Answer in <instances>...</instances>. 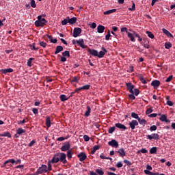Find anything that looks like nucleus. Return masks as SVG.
<instances>
[{"label":"nucleus","mask_w":175,"mask_h":175,"mask_svg":"<svg viewBox=\"0 0 175 175\" xmlns=\"http://www.w3.org/2000/svg\"><path fill=\"white\" fill-rule=\"evenodd\" d=\"M78 44V46L79 47H81V49H88V46L85 45L84 44V39L80 38L79 40H72V44Z\"/></svg>","instance_id":"1"},{"label":"nucleus","mask_w":175,"mask_h":175,"mask_svg":"<svg viewBox=\"0 0 175 175\" xmlns=\"http://www.w3.org/2000/svg\"><path fill=\"white\" fill-rule=\"evenodd\" d=\"M43 173H47V165H42L36 172V175L42 174Z\"/></svg>","instance_id":"2"},{"label":"nucleus","mask_w":175,"mask_h":175,"mask_svg":"<svg viewBox=\"0 0 175 175\" xmlns=\"http://www.w3.org/2000/svg\"><path fill=\"white\" fill-rule=\"evenodd\" d=\"M59 162H62L64 165H66V163H68V161L66 160V154L64 152L59 153Z\"/></svg>","instance_id":"3"},{"label":"nucleus","mask_w":175,"mask_h":175,"mask_svg":"<svg viewBox=\"0 0 175 175\" xmlns=\"http://www.w3.org/2000/svg\"><path fill=\"white\" fill-rule=\"evenodd\" d=\"M34 24L36 27H44L47 24V20L42 18L41 21H36Z\"/></svg>","instance_id":"4"},{"label":"nucleus","mask_w":175,"mask_h":175,"mask_svg":"<svg viewBox=\"0 0 175 175\" xmlns=\"http://www.w3.org/2000/svg\"><path fill=\"white\" fill-rule=\"evenodd\" d=\"M81 32H83V30L81 29V28L75 27L74 28V30H73L72 36L74 38H77V36H80V33H81Z\"/></svg>","instance_id":"5"},{"label":"nucleus","mask_w":175,"mask_h":175,"mask_svg":"<svg viewBox=\"0 0 175 175\" xmlns=\"http://www.w3.org/2000/svg\"><path fill=\"white\" fill-rule=\"evenodd\" d=\"M147 139L149 140H159V135L158 133H152L151 135H146Z\"/></svg>","instance_id":"6"},{"label":"nucleus","mask_w":175,"mask_h":175,"mask_svg":"<svg viewBox=\"0 0 175 175\" xmlns=\"http://www.w3.org/2000/svg\"><path fill=\"white\" fill-rule=\"evenodd\" d=\"M70 149V143L69 142H65L64 145L60 148L61 151H69Z\"/></svg>","instance_id":"7"},{"label":"nucleus","mask_w":175,"mask_h":175,"mask_svg":"<svg viewBox=\"0 0 175 175\" xmlns=\"http://www.w3.org/2000/svg\"><path fill=\"white\" fill-rule=\"evenodd\" d=\"M130 128L133 130L139 125V122L136 120H133L131 122L129 123Z\"/></svg>","instance_id":"8"},{"label":"nucleus","mask_w":175,"mask_h":175,"mask_svg":"<svg viewBox=\"0 0 175 175\" xmlns=\"http://www.w3.org/2000/svg\"><path fill=\"white\" fill-rule=\"evenodd\" d=\"M108 144L111 147H113L114 148H118V142H117L116 139H112L111 141H109L108 142Z\"/></svg>","instance_id":"9"},{"label":"nucleus","mask_w":175,"mask_h":175,"mask_svg":"<svg viewBox=\"0 0 175 175\" xmlns=\"http://www.w3.org/2000/svg\"><path fill=\"white\" fill-rule=\"evenodd\" d=\"M78 158L79 159L80 162H83L87 159V154L85 152H80L77 154Z\"/></svg>","instance_id":"10"},{"label":"nucleus","mask_w":175,"mask_h":175,"mask_svg":"<svg viewBox=\"0 0 175 175\" xmlns=\"http://www.w3.org/2000/svg\"><path fill=\"white\" fill-rule=\"evenodd\" d=\"M58 162H59V153L55 154L51 160V163H58Z\"/></svg>","instance_id":"11"},{"label":"nucleus","mask_w":175,"mask_h":175,"mask_svg":"<svg viewBox=\"0 0 175 175\" xmlns=\"http://www.w3.org/2000/svg\"><path fill=\"white\" fill-rule=\"evenodd\" d=\"M126 86L130 94H133V89L135 88V85H133L132 83H126Z\"/></svg>","instance_id":"12"},{"label":"nucleus","mask_w":175,"mask_h":175,"mask_svg":"<svg viewBox=\"0 0 175 175\" xmlns=\"http://www.w3.org/2000/svg\"><path fill=\"white\" fill-rule=\"evenodd\" d=\"M117 154H119V155L122 157L124 158L125 155H126V153H125V150L124 148H120L118 150V151L115 152Z\"/></svg>","instance_id":"13"},{"label":"nucleus","mask_w":175,"mask_h":175,"mask_svg":"<svg viewBox=\"0 0 175 175\" xmlns=\"http://www.w3.org/2000/svg\"><path fill=\"white\" fill-rule=\"evenodd\" d=\"M138 78L139 79L141 83H142V84H147V83H148V81H150L148 79H146L144 78V77H143V75H142V74H139L138 75Z\"/></svg>","instance_id":"14"},{"label":"nucleus","mask_w":175,"mask_h":175,"mask_svg":"<svg viewBox=\"0 0 175 175\" xmlns=\"http://www.w3.org/2000/svg\"><path fill=\"white\" fill-rule=\"evenodd\" d=\"M88 53H90L93 57H98V51L95 49H91L88 48Z\"/></svg>","instance_id":"15"},{"label":"nucleus","mask_w":175,"mask_h":175,"mask_svg":"<svg viewBox=\"0 0 175 175\" xmlns=\"http://www.w3.org/2000/svg\"><path fill=\"white\" fill-rule=\"evenodd\" d=\"M115 126L116 128H118L119 129H122V131H126V129H127L126 126L121 123H116Z\"/></svg>","instance_id":"16"},{"label":"nucleus","mask_w":175,"mask_h":175,"mask_svg":"<svg viewBox=\"0 0 175 175\" xmlns=\"http://www.w3.org/2000/svg\"><path fill=\"white\" fill-rule=\"evenodd\" d=\"M152 87H154V88H157V87H159L161 85V81L158 80H154L151 82Z\"/></svg>","instance_id":"17"},{"label":"nucleus","mask_w":175,"mask_h":175,"mask_svg":"<svg viewBox=\"0 0 175 175\" xmlns=\"http://www.w3.org/2000/svg\"><path fill=\"white\" fill-rule=\"evenodd\" d=\"M127 36L129 38L131 42H136V39H135V35L133 34V31L132 33L127 32Z\"/></svg>","instance_id":"18"},{"label":"nucleus","mask_w":175,"mask_h":175,"mask_svg":"<svg viewBox=\"0 0 175 175\" xmlns=\"http://www.w3.org/2000/svg\"><path fill=\"white\" fill-rule=\"evenodd\" d=\"M77 22V18L72 17V18H70L68 16V24H70V25H72L73 24H76Z\"/></svg>","instance_id":"19"},{"label":"nucleus","mask_w":175,"mask_h":175,"mask_svg":"<svg viewBox=\"0 0 175 175\" xmlns=\"http://www.w3.org/2000/svg\"><path fill=\"white\" fill-rule=\"evenodd\" d=\"M162 32H163L165 33V35H166V36H167V38H173V34H171L170 33V31L168 30H167L166 29L163 28Z\"/></svg>","instance_id":"20"},{"label":"nucleus","mask_w":175,"mask_h":175,"mask_svg":"<svg viewBox=\"0 0 175 175\" xmlns=\"http://www.w3.org/2000/svg\"><path fill=\"white\" fill-rule=\"evenodd\" d=\"M3 75H6L7 73H12L13 72L12 68H6V69H1L0 70Z\"/></svg>","instance_id":"21"},{"label":"nucleus","mask_w":175,"mask_h":175,"mask_svg":"<svg viewBox=\"0 0 175 175\" xmlns=\"http://www.w3.org/2000/svg\"><path fill=\"white\" fill-rule=\"evenodd\" d=\"M97 32H98V33H103V32H105V26L99 25L97 27Z\"/></svg>","instance_id":"22"},{"label":"nucleus","mask_w":175,"mask_h":175,"mask_svg":"<svg viewBox=\"0 0 175 175\" xmlns=\"http://www.w3.org/2000/svg\"><path fill=\"white\" fill-rule=\"evenodd\" d=\"M61 51H64V47H62V46H56V50L55 51V54H59V53H61Z\"/></svg>","instance_id":"23"},{"label":"nucleus","mask_w":175,"mask_h":175,"mask_svg":"<svg viewBox=\"0 0 175 175\" xmlns=\"http://www.w3.org/2000/svg\"><path fill=\"white\" fill-rule=\"evenodd\" d=\"M0 137H9L10 139V137H12V134H10L9 131H7V132L1 133Z\"/></svg>","instance_id":"24"},{"label":"nucleus","mask_w":175,"mask_h":175,"mask_svg":"<svg viewBox=\"0 0 175 175\" xmlns=\"http://www.w3.org/2000/svg\"><path fill=\"white\" fill-rule=\"evenodd\" d=\"M99 148H100V146L99 145H95L93 147V149L91 151V154L92 155H94V154H95V152H96L97 150H99Z\"/></svg>","instance_id":"25"},{"label":"nucleus","mask_w":175,"mask_h":175,"mask_svg":"<svg viewBox=\"0 0 175 175\" xmlns=\"http://www.w3.org/2000/svg\"><path fill=\"white\" fill-rule=\"evenodd\" d=\"M16 132L17 135H23V133H25L27 131L24 130L23 128H18V129L16 130Z\"/></svg>","instance_id":"26"},{"label":"nucleus","mask_w":175,"mask_h":175,"mask_svg":"<svg viewBox=\"0 0 175 175\" xmlns=\"http://www.w3.org/2000/svg\"><path fill=\"white\" fill-rule=\"evenodd\" d=\"M46 126H47V128H50V126H51V120L50 119V116H46Z\"/></svg>","instance_id":"27"},{"label":"nucleus","mask_w":175,"mask_h":175,"mask_svg":"<svg viewBox=\"0 0 175 175\" xmlns=\"http://www.w3.org/2000/svg\"><path fill=\"white\" fill-rule=\"evenodd\" d=\"M59 99L61 102H65L66 100H68L69 99V97H67L65 94H62L59 96Z\"/></svg>","instance_id":"28"},{"label":"nucleus","mask_w":175,"mask_h":175,"mask_svg":"<svg viewBox=\"0 0 175 175\" xmlns=\"http://www.w3.org/2000/svg\"><path fill=\"white\" fill-rule=\"evenodd\" d=\"M90 114H91V107H90V105H88L87 107V111H85L84 116H85V117H90Z\"/></svg>","instance_id":"29"},{"label":"nucleus","mask_w":175,"mask_h":175,"mask_svg":"<svg viewBox=\"0 0 175 175\" xmlns=\"http://www.w3.org/2000/svg\"><path fill=\"white\" fill-rule=\"evenodd\" d=\"M14 162H16V160H14V159H8L4 162L3 166H6L8 163H14Z\"/></svg>","instance_id":"30"},{"label":"nucleus","mask_w":175,"mask_h":175,"mask_svg":"<svg viewBox=\"0 0 175 175\" xmlns=\"http://www.w3.org/2000/svg\"><path fill=\"white\" fill-rule=\"evenodd\" d=\"M115 12H117V9H112L108 11H105L104 12V14L109 15V14H111V13H115Z\"/></svg>","instance_id":"31"},{"label":"nucleus","mask_w":175,"mask_h":175,"mask_svg":"<svg viewBox=\"0 0 175 175\" xmlns=\"http://www.w3.org/2000/svg\"><path fill=\"white\" fill-rule=\"evenodd\" d=\"M29 47H30L31 50H32L33 51H36L39 50V48L36 46L35 43L29 44Z\"/></svg>","instance_id":"32"},{"label":"nucleus","mask_w":175,"mask_h":175,"mask_svg":"<svg viewBox=\"0 0 175 175\" xmlns=\"http://www.w3.org/2000/svg\"><path fill=\"white\" fill-rule=\"evenodd\" d=\"M144 172L145 173V174H148V175H158L159 174L158 172H156V173L151 172L148 170H144Z\"/></svg>","instance_id":"33"},{"label":"nucleus","mask_w":175,"mask_h":175,"mask_svg":"<svg viewBox=\"0 0 175 175\" xmlns=\"http://www.w3.org/2000/svg\"><path fill=\"white\" fill-rule=\"evenodd\" d=\"M157 151H158V148L152 147L150 149L149 152L150 154H157Z\"/></svg>","instance_id":"34"},{"label":"nucleus","mask_w":175,"mask_h":175,"mask_svg":"<svg viewBox=\"0 0 175 175\" xmlns=\"http://www.w3.org/2000/svg\"><path fill=\"white\" fill-rule=\"evenodd\" d=\"M46 36L48 39H49L51 43H57V42H58V40L56 38L53 39L52 36Z\"/></svg>","instance_id":"35"},{"label":"nucleus","mask_w":175,"mask_h":175,"mask_svg":"<svg viewBox=\"0 0 175 175\" xmlns=\"http://www.w3.org/2000/svg\"><path fill=\"white\" fill-rule=\"evenodd\" d=\"M133 35H134V38H137L139 42H143V38H140V35H139V33H137L136 31H133Z\"/></svg>","instance_id":"36"},{"label":"nucleus","mask_w":175,"mask_h":175,"mask_svg":"<svg viewBox=\"0 0 175 175\" xmlns=\"http://www.w3.org/2000/svg\"><path fill=\"white\" fill-rule=\"evenodd\" d=\"M138 122L140 125H146L147 124V120L145 119H141L140 118L138 119Z\"/></svg>","instance_id":"37"},{"label":"nucleus","mask_w":175,"mask_h":175,"mask_svg":"<svg viewBox=\"0 0 175 175\" xmlns=\"http://www.w3.org/2000/svg\"><path fill=\"white\" fill-rule=\"evenodd\" d=\"M158 116H161L159 120H160V121H161L162 122H163L164 121H166V119L167 118V117L166 116V115H161V113H159Z\"/></svg>","instance_id":"38"},{"label":"nucleus","mask_w":175,"mask_h":175,"mask_svg":"<svg viewBox=\"0 0 175 175\" xmlns=\"http://www.w3.org/2000/svg\"><path fill=\"white\" fill-rule=\"evenodd\" d=\"M69 23V16H67L62 21V25H66V24Z\"/></svg>","instance_id":"39"},{"label":"nucleus","mask_w":175,"mask_h":175,"mask_svg":"<svg viewBox=\"0 0 175 175\" xmlns=\"http://www.w3.org/2000/svg\"><path fill=\"white\" fill-rule=\"evenodd\" d=\"M146 35H148V38H150V39H154V33H152L151 31H146Z\"/></svg>","instance_id":"40"},{"label":"nucleus","mask_w":175,"mask_h":175,"mask_svg":"<svg viewBox=\"0 0 175 175\" xmlns=\"http://www.w3.org/2000/svg\"><path fill=\"white\" fill-rule=\"evenodd\" d=\"M35 60V58L33 57H30L28 60H27V66H32V61Z\"/></svg>","instance_id":"41"},{"label":"nucleus","mask_w":175,"mask_h":175,"mask_svg":"<svg viewBox=\"0 0 175 175\" xmlns=\"http://www.w3.org/2000/svg\"><path fill=\"white\" fill-rule=\"evenodd\" d=\"M81 88L83 91H85V90H90V88H91V85H85L81 87Z\"/></svg>","instance_id":"42"},{"label":"nucleus","mask_w":175,"mask_h":175,"mask_svg":"<svg viewBox=\"0 0 175 175\" xmlns=\"http://www.w3.org/2000/svg\"><path fill=\"white\" fill-rule=\"evenodd\" d=\"M62 54L63 57H70V53L69 52V51H65L64 52H62Z\"/></svg>","instance_id":"43"},{"label":"nucleus","mask_w":175,"mask_h":175,"mask_svg":"<svg viewBox=\"0 0 175 175\" xmlns=\"http://www.w3.org/2000/svg\"><path fill=\"white\" fill-rule=\"evenodd\" d=\"M165 49L167 50H169V49L172 48V43L171 42H165Z\"/></svg>","instance_id":"44"},{"label":"nucleus","mask_w":175,"mask_h":175,"mask_svg":"<svg viewBox=\"0 0 175 175\" xmlns=\"http://www.w3.org/2000/svg\"><path fill=\"white\" fill-rule=\"evenodd\" d=\"M131 117L133 118H135V120H139L140 118L139 117V115H137L136 113L135 112H132L131 113Z\"/></svg>","instance_id":"45"},{"label":"nucleus","mask_w":175,"mask_h":175,"mask_svg":"<svg viewBox=\"0 0 175 175\" xmlns=\"http://www.w3.org/2000/svg\"><path fill=\"white\" fill-rule=\"evenodd\" d=\"M97 57L98 58H103V57H105V52L100 51L99 53L98 52V55Z\"/></svg>","instance_id":"46"},{"label":"nucleus","mask_w":175,"mask_h":175,"mask_svg":"<svg viewBox=\"0 0 175 175\" xmlns=\"http://www.w3.org/2000/svg\"><path fill=\"white\" fill-rule=\"evenodd\" d=\"M140 152H142V154H147V152H148V150L144 148H142L140 150H138L137 153L140 154Z\"/></svg>","instance_id":"47"},{"label":"nucleus","mask_w":175,"mask_h":175,"mask_svg":"<svg viewBox=\"0 0 175 175\" xmlns=\"http://www.w3.org/2000/svg\"><path fill=\"white\" fill-rule=\"evenodd\" d=\"M96 172L98 175H103V174H105V172H103V170H102V169H96Z\"/></svg>","instance_id":"48"},{"label":"nucleus","mask_w":175,"mask_h":175,"mask_svg":"<svg viewBox=\"0 0 175 175\" xmlns=\"http://www.w3.org/2000/svg\"><path fill=\"white\" fill-rule=\"evenodd\" d=\"M129 98L130 99H132V100H134V99H136V97L135 96V93L133 92L131 94L129 95Z\"/></svg>","instance_id":"49"},{"label":"nucleus","mask_w":175,"mask_h":175,"mask_svg":"<svg viewBox=\"0 0 175 175\" xmlns=\"http://www.w3.org/2000/svg\"><path fill=\"white\" fill-rule=\"evenodd\" d=\"M157 129L158 127H157V126L152 125L150 127V132H154V131H157Z\"/></svg>","instance_id":"50"},{"label":"nucleus","mask_w":175,"mask_h":175,"mask_svg":"<svg viewBox=\"0 0 175 175\" xmlns=\"http://www.w3.org/2000/svg\"><path fill=\"white\" fill-rule=\"evenodd\" d=\"M73 153H72V150H68L67 151V157L68 158V159H70V158H72V155Z\"/></svg>","instance_id":"51"},{"label":"nucleus","mask_w":175,"mask_h":175,"mask_svg":"<svg viewBox=\"0 0 175 175\" xmlns=\"http://www.w3.org/2000/svg\"><path fill=\"white\" fill-rule=\"evenodd\" d=\"M30 6H31V8H36V3L35 2V0H31V3H30Z\"/></svg>","instance_id":"52"},{"label":"nucleus","mask_w":175,"mask_h":175,"mask_svg":"<svg viewBox=\"0 0 175 175\" xmlns=\"http://www.w3.org/2000/svg\"><path fill=\"white\" fill-rule=\"evenodd\" d=\"M71 81L72 83H79V77H74Z\"/></svg>","instance_id":"53"},{"label":"nucleus","mask_w":175,"mask_h":175,"mask_svg":"<svg viewBox=\"0 0 175 175\" xmlns=\"http://www.w3.org/2000/svg\"><path fill=\"white\" fill-rule=\"evenodd\" d=\"M173 79V75H170L165 80L166 83H170L172 80Z\"/></svg>","instance_id":"54"},{"label":"nucleus","mask_w":175,"mask_h":175,"mask_svg":"<svg viewBox=\"0 0 175 175\" xmlns=\"http://www.w3.org/2000/svg\"><path fill=\"white\" fill-rule=\"evenodd\" d=\"M114 131H116V126H112L109 129L108 133H113V132H114Z\"/></svg>","instance_id":"55"},{"label":"nucleus","mask_w":175,"mask_h":175,"mask_svg":"<svg viewBox=\"0 0 175 175\" xmlns=\"http://www.w3.org/2000/svg\"><path fill=\"white\" fill-rule=\"evenodd\" d=\"M135 9L136 5L135 4V3H133L132 8H129V10H130V12H133L134 10H135Z\"/></svg>","instance_id":"56"},{"label":"nucleus","mask_w":175,"mask_h":175,"mask_svg":"<svg viewBox=\"0 0 175 175\" xmlns=\"http://www.w3.org/2000/svg\"><path fill=\"white\" fill-rule=\"evenodd\" d=\"M110 36H111V34H110V30H108L107 34L105 36V39L109 40L110 39Z\"/></svg>","instance_id":"57"},{"label":"nucleus","mask_w":175,"mask_h":175,"mask_svg":"<svg viewBox=\"0 0 175 175\" xmlns=\"http://www.w3.org/2000/svg\"><path fill=\"white\" fill-rule=\"evenodd\" d=\"M134 95H135V96H137V95H139V94H140V90H139V89H134Z\"/></svg>","instance_id":"58"},{"label":"nucleus","mask_w":175,"mask_h":175,"mask_svg":"<svg viewBox=\"0 0 175 175\" xmlns=\"http://www.w3.org/2000/svg\"><path fill=\"white\" fill-rule=\"evenodd\" d=\"M25 122H27L25 121V119H23V120H18L17 121L18 125H22V124H25Z\"/></svg>","instance_id":"59"},{"label":"nucleus","mask_w":175,"mask_h":175,"mask_svg":"<svg viewBox=\"0 0 175 175\" xmlns=\"http://www.w3.org/2000/svg\"><path fill=\"white\" fill-rule=\"evenodd\" d=\"M84 142H90V137L87 135H83Z\"/></svg>","instance_id":"60"},{"label":"nucleus","mask_w":175,"mask_h":175,"mask_svg":"<svg viewBox=\"0 0 175 175\" xmlns=\"http://www.w3.org/2000/svg\"><path fill=\"white\" fill-rule=\"evenodd\" d=\"M152 111H153L152 109L149 108V109H148L146 111V115L151 114V113H152Z\"/></svg>","instance_id":"61"},{"label":"nucleus","mask_w":175,"mask_h":175,"mask_svg":"<svg viewBox=\"0 0 175 175\" xmlns=\"http://www.w3.org/2000/svg\"><path fill=\"white\" fill-rule=\"evenodd\" d=\"M40 46H41V47H44V48H46V46H47V43H46L44 42H40Z\"/></svg>","instance_id":"62"},{"label":"nucleus","mask_w":175,"mask_h":175,"mask_svg":"<svg viewBox=\"0 0 175 175\" xmlns=\"http://www.w3.org/2000/svg\"><path fill=\"white\" fill-rule=\"evenodd\" d=\"M36 143V141L35 140H32L28 145L29 147H32V146H33V144H35Z\"/></svg>","instance_id":"63"},{"label":"nucleus","mask_w":175,"mask_h":175,"mask_svg":"<svg viewBox=\"0 0 175 175\" xmlns=\"http://www.w3.org/2000/svg\"><path fill=\"white\" fill-rule=\"evenodd\" d=\"M116 167H122V163L121 161L118 162L116 164Z\"/></svg>","instance_id":"64"}]
</instances>
